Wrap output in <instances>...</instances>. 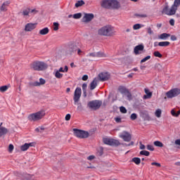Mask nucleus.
Segmentation results:
<instances>
[{"mask_svg":"<svg viewBox=\"0 0 180 180\" xmlns=\"http://www.w3.org/2000/svg\"><path fill=\"white\" fill-rule=\"evenodd\" d=\"M9 89V86H2L0 87V92H6Z\"/></svg>","mask_w":180,"mask_h":180,"instance_id":"30","label":"nucleus"},{"mask_svg":"<svg viewBox=\"0 0 180 180\" xmlns=\"http://www.w3.org/2000/svg\"><path fill=\"white\" fill-rule=\"evenodd\" d=\"M170 36L171 34H169L162 33L159 36V39H160L161 40H167V39H168V37H169Z\"/></svg>","mask_w":180,"mask_h":180,"instance_id":"24","label":"nucleus"},{"mask_svg":"<svg viewBox=\"0 0 180 180\" xmlns=\"http://www.w3.org/2000/svg\"><path fill=\"white\" fill-rule=\"evenodd\" d=\"M169 44H171V43L169 41H160L158 43V46L160 47H168V46H169Z\"/></svg>","mask_w":180,"mask_h":180,"instance_id":"23","label":"nucleus"},{"mask_svg":"<svg viewBox=\"0 0 180 180\" xmlns=\"http://www.w3.org/2000/svg\"><path fill=\"white\" fill-rule=\"evenodd\" d=\"M98 78L103 82L110 78V75L108 72H101L98 75Z\"/></svg>","mask_w":180,"mask_h":180,"instance_id":"13","label":"nucleus"},{"mask_svg":"<svg viewBox=\"0 0 180 180\" xmlns=\"http://www.w3.org/2000/svg\"><path fill=\"white\" fill-rule=\"evenodd\" d=\"M180 4H179L176 1L174 2V4L172 6V8L174 10V12L176 13V11H178V7Z\"/></svg>","mask_w":180,"mask_h":180,"instance_id":"28","label":"nucleus"},{"mask_svg":"<svg viewBox=\"0 0 180 180\" xmlns=\"http://www.w3.org/2000/svg\"><path fill=\"white\" fill-rule=\"evenodd\" d=\"M148 33L149 34H153V30H151L150 27L148 28Z\"/></svg>","mask_w":180,"mask_h":180,"instance_id":"61","label":"nucleus"},{"mask_svg":"<svg viewBox=\"0 0 180 180\" xmlns=\"http://www.w3.org/2000/svg\"><path fill=\"white\" fill-rule=\"evenodd\" d=\"M82 5H85V1L83 0H79L75 4V7L76 8H79V6H82Z\"/></svg>","mask_w":180,"mask_h":180,"instance_id":"27","label":"nucleus"},{"mask_svg":"<svg viewBox=\"0 0 180 180\" xmlns=\"http://www.w3.org/2000/svg\"><path fill=\"white\" fill-rule=\"evenodd\" d=\"M153 56H155V57H158L159 58H161V57H162V55L158 51H155L153 53Z\"/></svg>","mask_w":180,"mask_h":180,"instance_id":"37","label":"nucleus"},{"mask_svg":"<svg viewBox=\"0 0 180 180\" xmlns=\"http://www.w3.org/2000/svg\"><path fill=\"white\" fill-rule=\"evenodd\" d=\"M139 144H140L141 150H146V146L143 145V143H141V142H140Z\"/></svg>","mask_w":180,"mask_h":180,"instance_id":"52","label":"nucleus"},{"mask_svg":"<svg viewBox=\"0 0 180 180\" xmlns=\"http://www.w3.org/2000/svg\"><path fill=\"white\" fill-rule=\"evenodd\" d=\"M82 79L83 81H87V80H88V75H84L82 77Z\"/></svg>","mask_w":180,"mask_h":180,"instance_id":"54","label":"nucleus"},{"mask_svg":"<svg viewBox=\"0 0 180 180\" xmlns=\"http://www.w3.org/2000/svg\"><path fill=\"white\" fill-rule=\"evenodd\" d=\"M46 84V80L43 78L39 79V82H33L30 83L31 86H40V85H44Z\"/></svg>","mask_w":180,"mask_h":180,"instance_id":"14","label":"nucleus"},{"mask_svg":"<svg viewBox=\"0 0 180 180\" xmlns=\"http://www.w3.org/2000/svg\"><path fill=\"white\" fill-rule=\"evenodd\" d=\"M81 95H82V90L79 87H77L75 90L73 100L75 102V105H77L78 102H79V99L81 98Z\"/></svg>","mask_w":180,"mask_h":180,"instance_id":"9","label":"nucleus"},{"mask_svg":"<svg viewBox=\"0 0 180 180\" xmlns=\"http://www.w3.org/2000/svg\"><path fill=\"white\" fill-rule=\"evenodd\" d=\"M132 162H134L136 165H140L141 162V159L140 158H133L131 160Z\"/></svg>","mask_w":180,"mask_h":180,"instance_id":"26","label":"nucleus"},{"mask_svg":"<svg viewBox=\"0 0 180 180\" xmlns=\"http://www.w3.org/2000/svg\"><path fill=\"white\" fill-rule=\"evenodd\" d=\"M63 74L60 73V71L56 70L55 73V77L56 78L61 79L63 78Z\"/></svg>","mask_w":180,"mask_h":180,"instance_id":"33","label":"nucleus"},{"mask_svg":"<svg viewBox=\"0 0 180 180\" xmlns=\"http://www.w3.org/2000/svg\"><path fill=\"white\" fill-rule=\"evenodd\" d=\"M49 32V27L43 28L42 30H39V34L44 36L47 34Z\"/></svg>","mask_w":180,"mask_h":180,"instance_id":"25","label":"nucleus"},{"mask_svg":"<svg viewBox=\"0 0 180 180\" xmlns=\"http://www.w3.org/2000/svg\"><path fill=\"white\" fill-rule=\"evenodd\" d=\"M136 16L138 18H147V15L146 14H136Z\"/></svg>","mask_w":180,"mask_h":180,"instance_id":"49","label":"nucleus"},{"mask_svg":"<svg viewBox=\"0 0 180 180\" xmlns=\"http://www.w3.org/2000/svg\"><path fill=\"white\" fill-rule=\"evenodd\" d=\"M169 24L171 25V26H174V25H175V20L174 19H171L169 20Z\"/></svg>","mask_w":180,"mask_h":180,"instance_id":"53","label":"nucleus"},{"mask_svg":"<svg viewBox=\"0 0 180 180\" xmlns=\"http://www.w3.org/2000/svg\"><path fill=\"white\" fill-rule=\"evenodd\" d=\"M82 17V14L81 13H78L73 15L74 19H81Z\"/></svg>","mask_w":180,"mask_h":180,"instance_id":"34","label":"nucleus"},{"mask_svg":"<svg viewBox=\"0 0 180 180\" xmlns=\"http://www.w3.org/2000/svg\"><path fill=\"white\" fill-rule=\"evenodd\" d=\"M48 65L44 62L35 61L31 64V68L34 71H44L47 70Z\"/></svg>","mask_w":180,"mask_h":180,"instance_id":"4","label":"nucleus"},{"mask_svg":"<svg viewBox=\"0 0 180 180\" xmlns=\"http://www.w3.org/2000/svg\"><path fill=\"white\" fill-rule=\"evenodd\" d=\"M150 58H151L150 56H148L145 57L144 58H143L141 60V64H143V63H146V61H148V60H150Z\"/></svg>","mask_w":180,"mask_h":180,"instance_id":"38","label":"nucleus"},{"mask_svg":"<svg viewBox=\"0 0 180 180\" xmlns=\"http://www.w3.org/2000/svg\"><path fill=\"white\" fill-rule=\"evenodd\" d=\"M8 134V129L0 127V137H2V136H5V134Z\"/></svg>","mask_w":180,"mask_h":180,"instance_id":"22","label":"nucleus"},{"mask_svg":"<svg viewBox=\"0 0 180 180\" xmlns=\"http://www.w3.org/2000/svg\"><path fill=\"white\" fill-rule=\"evenodd\" d=\"M119 137L127 143L131 141V134L127 131H123L122 133H120Z\"/></svg>","mask_w":180,"mask_h":180,"instance_id":"10","label":"nucleus"},{"mask_svg":"<svg viewBox=\"0 0 180 180\" xmlns=\"http://www.w3.org/2000/svg\"><path fill=\"white\" fill-rule=\"evenodd\" d=\"M171 114L172 115V116H175L176 117H178V115H176V113L175 112V110H172L171 111Z\"/></svg>","mask_w":180,"mask_h":180,"instance_id":"56","label":"nucleus"},{"mask_svg":"<svg viewBox=\"0 0 180 180\" xmlns=\"http://www.w3.org/2000/svg\"><path fill=\"white\" fill-rule=\"evenodd\" d=\"M162 13L167 15L168 16H172L173 15H175L176 13L175 10L173 8L171 7L169 8V6H168V4H165L162 11Z\"/></svg>","mask_w":180,"mask_h":180,"instance_id":"7","label":"nucleus"},{"mask_svg":"<svg viewBox=\"0 0 180 180\" xmlns=\"http://www.w3.org/2000/svg\"><path fill=\"white\" fill-rule=\"evenodd\" d=\"M171 40H172V41H176V37L175 35H172V36H171Z\"/></svg>","mask_w":180,"mask_h":180,"instance_id":"58","label":"nucleus"},{"mask_svg":"<svg viewBox=\"0 0 180 180\" xmlns=\"http://www.w3.org/2000/svg\"><path fill=\"white\" fill-rule=\"evenodd\" d=\"M13 148H14L13 145L10 144L9 146H8V151H9V153H12V151H13Z\"/></svg>","mask_w":180,"mask_h":180,"instance_id":"48","label":"nucleus"},{"mask_svg":"<svg viewBox=\"0 0 180 180\" xmlns=\"http://www.w3.org/2000/svg\"><path fill=\"white\" fill-rule=\"evenodd\" d=\"M141 155H146V157H148V155H150V152L147 151V150H141L140 152Z\"/></svg>","mask_w":180,"mask_h":180,"instance_id":"36","label":"nucleus"},{"mask_svg":"<svg viewBox=\"0 0 180 180\" xmlns=\"http://www.w3.org/2000/svg\"><path fill=\"white\" fill-rule=\"evenodd\" d=\"M131 120H136V119H137V114L136 113H132L131 115Z\"/></svg>","mask_w":180,"mask_h":180,"instance_id":"43","label":"nucleus"},{"mask_svg":"<svg viewBox=\"0 0 180 180\" xmlns=\"http://www.w3.org/2000/svg\"><path fill=\"white\" fill-rule=\"evenodd\" d=\"M95 157L94 155H90L87 158V160H89L90 161H91V160H94Z\"/></svg>","mask_w":180,"mask_h":180,"instance_id":"60","label":"nucleus"},{"mask_svg":"<svg viewBox=\"0 0 180 180\" xmlns=\"http://www.w3.org/2000/svg\"><path fill=\"white\" fill-rule=\"evenodd\" d=\"M84 15L82 18V22H84V23H88L91 22V20H92V19L95 18V15H94V13H84Z\"/></svg>","mask_w":180,"mask_h":180,"instance_id":"12","label":"nucleus"},{"mask_svg":"<svg viewBox=\"0 0 180 180\" xmlns=\"http://www.w3.org/2000/svg\"><path fill=\"white\" fill-rule=\"evenodd\" d=\"M128 91H129V90L124 87L120 88V92H121L122 94H124V95H126V93Z\"/></svg>","mask_w":180,"mask_h":180,"instance_id":"35","label":"nucleus"},{"mask_svg":"<svg viewBox=\"0 0 180 180\" xmlns=\"http://www.w3.org/2000/svg\"><path fill=\"white\" fill-rule=\"evenodd\" d=\"M103 143L108 146H120V142L113 139L104 138Z\"/></svg>","mask_w":180,"mask_h":180,"instance_id":"11","label":"nucleus"},{"mask_svg":"<svg viewBox=\"0 0 180 180\" xmlns=\"http://www.w3.org/2000/svg\"><path fill=\"white\" fill-rule=\"evenodd\" d=\"M174 144H176V146H180V139L176 140Z\"/></svg>","mask_w":180,"mask_h":180,"instance_id":"59","label":"nucleus"},{"mask_svg":"<svg viewBox=\"0 0 180 180\" xmlns=\"http://www.w3.org/2000/svg\"><path fill=\"white\" fill-rule=\"evenodd\" d=\"M22 15H23L24 16H27V15H29V11H27V10L23 11H22Z\"/></svg>","mask_w":180,"mask_h":180,"instance_id":"51","label":"nucleus"},{"mask_svg":"<svg viewBox=\"0 0 180 180\" xmlns=\"http://www.w3.org/2000/svg\"><path fill=\"white\" fill-rule=\"evenodd\" d=\"M53 30H55V32H57V30H58V26H60V24H58V22H53Z\"/></svg>","mask_w":180,"mask_h":180,"instance_id":"40","label":"nucleus"},{"mask_svg":"<svg viewBox=\"0 0 180 180\" xmlns=\"http://www.w3.org/2000/svg\"><path fill=\"white\" fill-rule=\"evenodd\" d=\"M96 57H98V58H101V57H106V56H105V53L103 52H96Z\"/></svg>","mask_w":180,"mask_h":180,"instance_id":"31","label":"nucleus"},{"mask_svg":"<svg viewBox=\"0 0 180 180\" xmlns=\"http://www.w3.org/2000/svg\"><path fill=\"white\" fill-rule=\"evenodd\" d=\"M11 4L9 1H4L1 6L0 7V11L1 12H6L8 11V6Z\"/></svg>","mask_w":180,"mask_h":180,"instance_id":"15","label":"nucleus"},{"mask_svg":"<svg viewBox=\"0 0 180 180\" xmlns=\"http://www.w3.org/2000/svg\"><path fill=\"white\" fill-rule=\"evenodd\" d=\"M115 122H117V123H120V122H122V119H120V117H117L115 118Z\"/></svg>","mask_w":180,"mask_h":180,"instance_id":"62","label":"nucleus"},{"mask_svg":"<svg viewBox=\"0 0 180 180\" xmlns=\"http://www.w3.org/2000/svg\"><path fill=\"white\" fill-rule=\"evenodd\" d=\"M34 29H36V24L27 23L25 25V32H32V30H34Z\"/></svg>","mask_w":180,"mask_h":180,"instance_id":"17","label":"nucleus"},{"mask_svg":"<svg viewBox=\"0 0 180 180\" xmlns=\"http://www.w3.org/2000/svg\"><path fill=\"white\" fill-rule=\"evenodd\" d=\"M77 47L76 45L70 44L68 47V51L71 54V53H74V51H77Z\"/></svg>","mask_w":180,"mask_h":180,"instance_id":"20","label":"nucleus"},{"mask_svg":"<svg viewBox=\"0 0 180 180\" xmlns=\"http://www.w3.org/2000/svg\"><path fill=\"white\" fill-rule=\"evenodd\" d=\"M120 110L122 113H127V110H126V108L123 106L120 108Z\"/></svg>","mask_w":180,"mask_h":180,"instance_id":"42","label":"nucleus"},{"mask_svg":"<svg viewBox=\"0 0 180 180\" xmlns=\"http://www.w3.org/2000/svg\"><path fill=\"white\" fill-rule=\"evenodd\" d=\"M87 84L86 83H84L82 84V91H83V94H86V88H87Z\"/></svg>","mask_w":180,"mask_h":180,"instance_id":"41","label":"nucleus"},{"mask_svg":"<svg viewBox=\"0 0 180 180\" xmlns=\"http://www.w3.org/2000/svg\"><path fill=\"white\" fill-rule=\"evenodd\" d=\"M101 6L106 9H110V8L117 9L118 8H120V4L116 0H103L101 1Z\"/></svg>","mask_w":180,"mask_h":180,"instance_id":"2","label":"nucleus"},{"mask_svg":"<svg viewBox=\"0 0 180 180\" xmlns=\"http://www.w3.org/2000/svg\"><path fill=\"white\" fill-rule=\"evenodd\" d=\"M76 105H78L77 106V110H82L83 107H82V104L81 103H77Z\"/></svg>","mask_w":180,"mask_h":180,"instance_id":"46","label":"nucleus"},{"mask_svg":"<svg viewBox=\"0 0 180 180\" xmlns=\"http://www.w3.org/2000/svg\"><path fill=\"white\" fill-rule=\"evenodd\" d=\"M100 36H105L107 37H110L116 34V31H115V27L112 25H105L100 28L98 31Z\"/></svg>","mask_w":180,"mask_h":180,"instance_id":"1","label":"nucleus"},{"mask_svg":"<svg viewBox=\"0 0 180 180\" xmlns=\"http://www.w3.org/2000/svg\"><path fill=\"white\" fill-rule=\"evenodd\" d=\"M133 29H134V30H139V29H141V25H140V24H135L133 26Z\"/></svg>","mask_w":180,"mask_h":180,"instance_id":"39","label":"nucleus"},{"mask_svg":"<svg viewBox=\"0 0 180 180\" xmlns=\"http://www.w3.org/2000/svg\"><path fill=\"white\" fill-rule=\"evenodd\" d=\"M154 146H155L156 147H164V144L161 142V141H155L154 143H153Z\"/></svg>","mask_w":180,"mask_h":180,"instance_id":"29","label":"nucleus"},{"mask_svg":"<svg viewBox=\"0 0 180 180\" xmlns=\"http://www.w3.org/2000/svg\"><path fill=\"white\" fill-rule=\"evenodd\" d=\"M178 95H180V89L178 88L171 89L166 93V96L169 99L175 98L176 96H178Z\"/></svg>","mask_w":180,"mask_h":180,"instance_id":"8","label":"nucleus"},{"mask_svg":"<svg viewBox=\"0 0 180 180\" xmlns=\"http://www.w3.org/2000/svg\"><path fill=\"white\" fill-rule=\"evenodd\" d=\"M34 146V143H25L24 145L21 146L20 150L21 151H27L29 150V148L33 147Z\"/></svg>","mask_w":180,"mask_h":180,"instance_id":"18","label":"nucleus"},{"mask_svg":"<svg viewBox=\"0 0 180 180\" xmlns=\"http://www.w3.org/2000/svg\"><path fill=\"white\" fill-rule=\"evenodd\" d=\"M161 113H162L161 109L156 110V111L155 112V117H161Z\"/></svg>","mask_w":180,"mask_h":180,"instance_id":"32","label":"nucleus"},{"mask_svg":"<svg viewBox=\"0 0 180 180\" xmlns=\"http://www.w3.org/2000/svg\"><path fill=\"white\" fill-rule=\"evenodd\" d=\"M147 150L149 151H154V146H153V145H148Z\"/></svg>","mask_w":180,"mask_h":180,"instance_id":"44","label":"nucleus"},{"mask_svg":"<svg viewBox=\"0 0 180 180\" xmlns=\"http://www.w3.org/2000/svg\"><path fill=\"white\" fill-rule=\"evenodd\" d=\"M44 116H46V112L44 110H40L30 115L28 119L31 122H37L38 120H41Z\"/></svg>","mask_w":180,"mask_h":180,"instance_id":"3","label":"nucleus"},{"mask_svg":"<svg viewBox=\"0 0 180 180\" xmlns=\"http://www.w3.org/2000/svg\"><path fill=\"white\" fill-rule=\"evenodd\" d=\"M144 91L145 94H146L143 96L144 99H150V98L153 96V93L150 92V90H148V89H145Z\"/></svg>","mask_w":180,"mask_h":180,"instance_id":"21","label":"nucleus"},{"mask_svg":"<svg viewBox=\"0 0 180 180\" xmlns=\"http://www.w3.org/2000/svg\"><path fill=\"white\" fill-rule=\"evenodd\" d=\"M86 57H96V52L90 53L86 55Z\"/></svg>","mask_w":180,"mask_h":180,"instance_id":"45","label":"nucleus"},{"mask_svg":"<svg viewBox=\"0 0 180 180\" xmlns=\"http://www.w3.org/2000/svg\"><path fill=\"white\" fill-rule=\"evenodd\" d=\"M70 119H71V115H70V114L66 115L65 120L68 121V120H70Z\"/></svg>","mask_w":180,"mask_h":180,"instance_id":"57","label":"nucleus"},{"mask_svg":"<svg viewBox=\"0 0 180 180\" xmlns=\"http://www.w3.org/2000/svg\"><path fill=\"white\" fill-rule=\"evenodd\" d=\"M101 106H102V101L99 100H94L87 103V107L91 110H98Z\"/></svg>","mask_w":180,"mask_h":180,"instance_id":"5","label":"nucleus"},{"mask_svg":"<svg viewBox=\"0 0 180 180\" xmlns=\"http://www.w3.org/2000/svg\"><path fill=\"white\" fill-rule=\"evenodd\" d=\"M127 147H130V146H134V142L131 141L130 143L126 145Z\"/></svg>","mask_w":180,"mask_h":180,"instance_id":"63","label":"nucleus"},{"mask_svg":"<svg viewBox=\"0 0 180 180\" xmlns=\"http://www.w3.org/2000/svg\"><path fill=\"white\" fill-rule=\"evenodd\" d=\"M144 120L150 122V120H151V117L148 115H146L144 117Z\"/></svg>","mask_w":180,"mask_h":180,"instance_id":"47","label":"nucleus"},{"mask_svg":"<svg viewBox=\"0 0 180 180\" xmlns=\"http://www.w3.org/2000/svg\"><path fill=\"white\" fill-rule=\"evenodd\" d=\"M151 165H155L156 167H161V164L158 162H152Z\"/></svg>","mask_w":180,"mask_h":180,"instance_id":"55","label":"nucleus"},{"mask_svg":"<svg viewBox=\"0 0 180 180\" xmlns=\"http://www.w3.org/2000/svg\"><path fill=\"white\" fill-rule=\"evenodd\" d=\"M96 86H98V79L94 78V80L90 84L91 91H94V89H95Z\"/></svg>","mask_w":180,"mask_h":180,"instance_id":"19","label":"nucleus"},{"mask_svg":"<svg viewBox=\"0 0 180 180\" xmlns=\"http://www.w3.org/2000/svg\"><path fill=\"white\" fill-rule=\"evenodd\" d=\"M144 50V46L142 44L138 45L134 48V53L137 56L138 54H141V51Z\"/></svg>","mask_w":180,"mask_h":180,"instance_id":"16","label":"nucleus"},{"mask_svg":"<svg viewBox=\"0 0 180 180\" xmlns=\"http://www.w3.org/2000/svg\"><path fill=\"white\" fill-rule=\"evenodd\" d=\"M57 71H59V72H65L64 68H60L59 70Z\"/></svg>","mask_w":180,"mask_h":180,"instance_id":"64","label":"nucleus"},{"mask_svg":"<svg viewBox=\"0 0 180 180\" xmlns=\"http://www.w3.org/2000/svg\"><path fill=\"white\" fill-rule=\"evenodd\" d=\"M74 134L76 136V137H78V139H88L89 137V132L81 129H73Z\"/></svg>","mask_w":180,"mask_h":180,"instance_id":"6","label":"nucleus"},{"mask_svg":"<svg viewBox=\"0 0 180 180\" xmlns=\"http://www.w3.org/2000/svg\"><path fill=\"white\" fill-rule=\"evenodd\" d=\"M126 96H127L128 99H131V94H130V91H127L126 94H125Z\"/></svg>","mask_w":180,"mask_h":180,"instance_id":"50","label":"nucleus"}]
</instances>
